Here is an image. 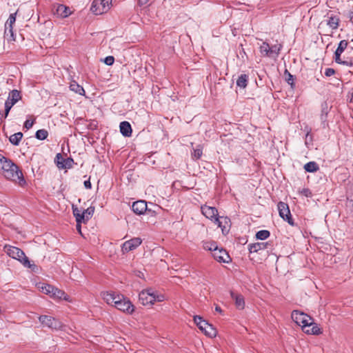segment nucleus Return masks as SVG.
I'll return each instance as SVG.
<instances>
[{
	"mask_svg": "<svg viewBox=\"0 0 353 353\" xmlns=\"http://www.w3.org/2000/svg\"><path fill=\"white\" fill-rule=\"evenodd\" d=\"M16 14H17V12L12 13L10 14L8 20L6 21V22L5 23L6 28H13V25L14 24V23L16 21Z\"/></svg>",
	"mask_w": 353,
	"mask_h": 353,
	"instance_id": "obj_33",
	"label": "nucleus"
},
{
	"mask_svg": "<svg viewBox=\"0 0 353 353\" xmlns=\"http://www.w3.org/2000/svg\"><path fill=\"white\" fill-rule=\"evenodd\" d=\"M132 211L137 214H143L147 210V203L145 201H137L133 203Z\"/></svg>",
	"mask_w": 353,
	"mask_h": 353,
	"instance_id": "obj_14",
	"label": "nucleus"
},
{
	"mask_svg": "<svg viewBox=\"0 0 353 353\" xmlns=\"http://www.w3.org/2000/svg\"><path fill=\"white\" fill-rule=\"evenodd\" d=\"M203 248L205 250H210L214 252L219 247L215 242H205L203 243Z\"/></svg>",
	"mask_w": 353,
	"mask_h": 353,
	"instance_id": "obj_37",
	"label": "nucleus"
},
{
	"mask_svg": "<svg viewBox=\"0 0 353 353\" xmlns=\"http://www.w3.org/2000/svg\"><path fill=\"white\" fill-rule=\"evenodd\" d=\"M277 208L279 213V216L285 221H287L290 225L294 226L295 223L292 217L289 206L287 203L280 201L277 204Z\"/></svg>",
	"mask_w": 353,
	"mask_h": 353,
	"instance_id": "obj_8",
	"label": "nucleus"
},
{
	"mask_svg": "<svg viewBox=\"0 0 353 353\" xmlns=\"http://www.w3.org/2000/svg\"><path fill=\"white\" fill-rule=\"evenodd\" d=\"M48 136V132L45 129H41L36 132L35 137L39 140H45Z\"/></svg>",
	"mask_w": 353,
	"mask_h": 353,
	"instance_id": "obj_35",
	"label": "nucleus"
},
{
	"mask_svg": "<svg viewBox=\"0 0 353 353\" xmlns=\"http://www.w3.org/2000/svg\"><path fill=\"white\" fill-rule=\"evenodd\" d=\"M341 65H346V66H352L353 63L352 61H343L341 63Z\"/></svg>",
	"mask_w": 353,
	"mask_h": 353,
	"instance_id": "obj_50",
	"label": "nucleus"
},
{
	"mask_svg": "<svg viewBox=\"0 0 353 353\" xmlns=\"http://www.w3.org/2000/svg\"><path fill=\"white\" fill-rule=\"evenodd\" d=\"M309 192V190H308L307 189H306V190H304L305 194L306 196H307V192Z\"/></svg>",
	"mask_w": 353,
	"mask_h": 353,
	"instance_id": "obj_56",
	"label": "nucleus"
},
{
	"mask_svg": "<svg viewBox=\"0 0 353 353\" xmlns=\"http://www.w3.org/2000/svg\"><path fill=\"white\" fill-rule=\"evenodd\" d=\"M248 82V76L241 74L236 80V85L241 88H245Z\"/></svg>",
	"mask_w": 353,
	"mask_h": 353,
	"instance_id": "obj_26",
	"label": "nucleus"
},
{
	"mask_svg": "<svg viewBox=\"0 0 353 353\" xmlns=\"http://www.w3.org/2000/svg\"><path fill=\"white\" fill-rule=\"evenodd\" d=\"M215 310H216V312H222L221 308L219 306H218V305H217V306H216V307H215Z\"/></svg>",
	"mask_w": 353,
	"mask_h": 353,
	"instance_id": "obj_53",
	"label": "nucleus"
},
{
	"mask_svg": "<svg viewBox=\"0 0 353 353\" xmlns=\"http://www.w3.org/2000/svg\"><path fill=\"white\" fill-rule=\"evenodd\" d=\"M21 92L17 90H12L9 92L8 97L6 102H9L12 105H15L21 99Z\"/></svg>",
	"mask_w": 353,
	"mask_h": 353,
	"instance_id": "obj_16",
	"label": "nucleus"
},
{
	"mask_svg": "<svg viewBox=\"0 0 353 353\" xmlns=\"http://www.w3.org/2000/svg\"><path fill=\"white\" fill-rule=\"evenodd\" d=\"M231 296L235 301V305L239 309H243L245 306V301L243 296L235 294L233 292H230Z\"/></svg>",
	"mask_w": 353,
	"mask_h": 353,
	"instance_id": "obj_21",
	"label": "nucleus"
},
{
	"mask_svg": "<svg viewBox=\"0 0 353 353\" xmlns=\"http://www.w3.org/2000/svg\"><path fill=\"white\" fill-rule=\"evenodd\" d=\"M327 17H328V19L327 21V25L331 28L332 30H336L339 27V18L336 16H334L332 14H331L330 16H329V14H327Z\"/></svg>",
	"mask_w": 353,
	"mask_h": 353,
	"instance_id": "obj_20",
	"label": "nucleus"
},
{
	"mask_svg": "<svg viewBox=\"0 0 353 353\" xmlns=\"http://www.w3.org/2000/svg\"><path fill=\"white\" fill-rule=\"evenodd\" d=\"M102 297L108 304L114 306L117 300L122 298V294L114 292H105L102 293Z\"/></svg>",
	"mask_w": 353,
	"mask_h": 353,
	"instance_id": "obj_11",
	"label": "nucleus"
},
{
	"mask_svg": "<svg viewBox=\"0 0 353 353\" xmlns=\"http://www.w3.org/2000/svg\"><path fill=\"white\" fill-rule=\"evenodd\" d=\"M51 296L59 299H63L65 301L68 300V296L63 290L56 288H54V292H52Z\"/></svg>",
	"mask_w": 353,
	"mask_h": 353,
	"instance_id": "obj_27",
	"label": "nucleus"
},
{
	"mask_svg": "<svg viewBox=\"0 0 353 353\" xmlns=\"http://www.w3.org/2000/svg\"><path fill=\"white\" fill-rule=\"evenodd\" d=\"M54 163L59 169H70L74 164L73 159L69 157L64 159L61 153L57 154Z\"/></svg>",
	"mask_w": 353,
	"mask_h": 353,
	"instance_id": "obj_9",
	"label": "nucleus"
},
{
	"mask_svg": "<svg viewBox=\"0 0 353 353\" xmlns=\"http://www.w3.org/2000/svg\"><path fill=\"white\" fill-rule=\"evenodd\" d=\"M202 214L211 221H214L218 216V210L214 207H210L207 205H202L201 208Z\"/></svg>",
	"mask_w": 353,
	"mask_h": 353,
	"instance_id": "obj_12",
	"label": "nucleus"
},
{
	"mask_svg": "<svg viewBox=\"0 0 353 353\" xmlns=\"http://www.w3.org/2000/svg\"><path fill=\"white\" fill-rule=\"evenodd\" d=\"M112 0H94L90 10L97 15L108 12L112 6Z\"/></svg>",
	"mask_w": 353,
	"mask_h": 353,
	"instance_id": "obj_4",
	"label": "nucleus"
},
{
	"mask_svg": "<svg viewBox=\"0 0 353 353\" xmlns=\"http://www.w3.org/2000/svg\"><path fill=\"white\" fill-rule=\"evenodd\" d=\"M114 58L112 56H108L105 58L104 62L108 65H112L114 63Z\"/></svg>",
	"mask_w": 353,
	"mask_h": 353,
	"instance_id": "obj_45",
	"label": "nucleus"
},
{
	"mask_svg": "<svg viewBox=\"0 0 353 353\" xmlns=\"http://www.w3.org/2000/svg\"><path fill=\"white\" fill-rule=\"evenodd\" d=\"M204 334L209 337H214L216 335V330L213 327L212 324H208L207 328L203 332Z\"/></svg>",
	"mask_w": 353,
	"mask_h": 353,
	"instance_id": "obj_31",
	"label": "nucleus"
},
{
	"mask_svg": "<svg viewBox=\"0 0 353 353\" xmlns=\"http://www.w3.org/2000/svg\"><path fill=\"white\" fill-rule=\"evenodd\" d=\"M270 244L266 243H255L249 245V251L250 252H257L259 250H263L268 248Z\"/></svg>",
	"mask_w": 353,
	"mask_h": 353,
	"instance_id": "obj_18",
	"label": "nucleus"
},
{
	"mask_svg": "<svg viewBox=\"0 0 353 353\" xmlns=\"http://www.w3.org/2000/svg\"><path fill=\"white\" fill-rule=\"evenodd\" d=\"M150 0H138L139 4L140 6L145 5Z\"/></svg>",
	"mask_w": 353,
	"mask_h": 353,
	"instance_id": "obj_51",
	"label": "nucleus"
},
{
	"mask_svg": "<svg viewBox=\"0 0 353 353\" xmlns=\"http://www.w3.org/2000/svg\"><path fill=\"white\" fill-rule=\"evenodd\" d=\"M3 250L9 256L19 261L25 267L32 268V270H34L37 268L36 265L30 263L28 258L21 249L6 245L3 248Z\"/></svg>",
	"mask_w": 353,
	"mask_h": 353,
	"instance_id": "obj_2",
	"label": "nucleus"
},
{
	"mask_svg": "<svg viewBox=\"0 0 353 353\" xmlns=\"http://www.w3.org/2000/svg\"><path fill=\"white\" fill-rule=\"evenodd\" d=\"M84 186L86 189H90L92 188V185L90 181V179L84 181Z\"/></svg>",
	"mask_w": 353,
	"mask_h": 353,
	"instance_id": "obj_49",
	"label": "nucleus"
},
{
	"mask_svg": "<svg viewBox=\"0 0 353 353\" xmlns=\"http://www.w3.org/2000/svg\"><path fill=\"white\" fill-rule=\"evenodd\" d=\"M281 48V45L270 46V57H277Z\"/></svg>",
	"mask_w": 353,
	"mask_h": 353,
	"instance_id": "obj_39",
	"label": "nucleus"
},
{
	"mask_svg": "<svg viewBox=\"0 0 353 353\" xmlns=\"http://www.w3.org/2000/svg\"><path fill=\"white\" fill-rule=\"evenodd\" d=\"M203 154L202 148L199 145L196 148L193 150L192 153V158L197 160L199 159Z\"/></svg>",
	"mask_w": 353,
	"mask_h": 353,
	"instance_id": "obj_41",
	"label": "nucleus"
},
{
	"mask_svg": "<svg viewBox=\"0 0 353 353\" xmlns=\"http://www.w3.org/2000/svg\"><path fill=\"white\" fill-rule=\"evenodd\" d=\"M54 290V287L49 284H45L41 287V291L46 294H50V296H52Z\"/></svg>",
	"mask_w": 353,
	"mask_h": 353,
	"instance_id": "obj_40",
	"label": "nucleus"
},
{
	"mask_svg": "<svg viewBox=\"0 0 353 353\" xmlns=\"http://www.w3.org/2000/svg\"><path fill=\"white\" fill-rule=\"evenodd\" d=\"M12 105L10 104L9 102H5V113L4 117H8L10 110L12 108Z\"/></svg>",
	"mask_w": 353,
	"mask_h": 353,
	"instance_id": "obj_44",
	"label": "nucleus"
},
{
	"mask_svg": "<svg viewBox=\"0 0 353 353\" xmlns=\"http://www.w3.org/2000/svg\"><path fill=\"white\" fill-rule=\"evenodd\" d=\"M142 240L140 238H133L129 241H125L122 245V251L128 252L136 249L141 245Z\"/></svg>",
	"mask_w": 353,
	"mask_h": 353,
	"instance_id": "obj_13",
	"label": "nucleus"
},
{
	"mask_svg": "<svg viewBox=\"0 0 353 353\" xmlns=\"http://www.w3.org/2000/svg\"><path fill=\"white\" fill-rule=\"evenodd\" d=\"M70 88L71 90L79 94H83V93L85 92L83 88L79 85V84L76 83L75 82L70 84Z\"/></svg>",
	"mask_w": 353,
	"mask_h": 353,
	"instance_id": "obj_34",
	"label": "nucleus"
},
{
	"mask_svg": "<svg viewBox=\"0 0 353 353\" xmlns=\"http://www.w3.org/2000/svg\"><path fill=\"white\" fill-rule=\"evenodd\" d=\"M292 319L297 325L302 326L303 330L310 327L312 324V317L298 310L292 312Z\"/></svg>",
	"mask_w": 353,
	"mask_h": 353,
	"instance_id": "obj_5",
	"label": "nucleus"
},
{
	"mask_svg": "<svg viewBox=\"0 0 353 353\" xmlns=\"http://www.w3.org/2000/svg\"><path fill=\"white\" fill-rule=\"evenodd\" d=\"M33 123H34V121H30V120L28 119L24 123V128H26V129L28 130L32 127Z\"/></svg>",
	"mask_w": 353,
	"mask_h": 353,
	"instance_id": "obj_48",
	"label": "nucleus"
},
{
	"mask_svg": "<svg viewBox=\"0 0 353 353\" xmlns=\"http://www.w3.org/2000/svg\"><path fill=\"white\" fill-rule=\"evenodd\" d=\"M0 173L7 179L18 182L20 185L26 183L19 168L10 159L0 154Z\"/></svg>",
	"mask_w": 353,
	"mask_h": 353,
	"instance_id": "obj_1",
	"label": "nucleus"
},
{
	"mask_svg": "<svg viewBox=\"0 0 353 353\" xmlns=\"http://www.w3.org/2000/svg\"><path fill=\"white\" fill-rule=\"evenodd\" d=\"M351 16H350V21H352V23H353V12L351 13Z\"/></svg>",
	"mask_w": 353,
	"mask_h": 353,
	"instance_id": "obj_55",
	"label": "nucleus"
},
{
	"mask_svg": "<svg viewBox=\"0 0 353 353\" xmlns=\"http://www.w3.org/2000/svg\"><path fill=\"white\" fill-rule=\"evenodd\" d=\"M341 54L340 52L335 51L334 60H335V62L339 64H341V62L343 61V60L341 59Z\"/></svg>",
	"mask_w": 353,
	"mask_h": 353,
	"instance_id": "obj_47",
	"label": "nucleus"
},
{
	"mask_svg": "<svg viewBox=\"0 0 353 353\" xmlns=\"http://www.w3.org/2000/svg\"><path fill=\"white\" fill-rule=\"evenodd\" d=\"M321 110L320 119L321 120V122L323 124H325L327 121V117L328 112L330 111V108L328 107V104L326 101H324L321 103Z\"/></svg>",
	"mask_w": 353,
	"mask_h": 353,
	"instance_id": "obj_19",
	"label": "nucleus"
},
{
	"mask_svg": "<svg viewBox=\"0 0 353 353\" xmlns=\"http://www.w3.org/2000/svg\"><path fill=\"white\" fill-rule=\"evenodd\" d=\"M4 39H6L8 42L15 41V37L14 35L13 28H6L4 30Z\"/></svg>",
	"mask_w": 353,
	"mask_h": 353,
	"instance_id": "obj_29",
	"label": "nucleus"
},
{
	"mask_svg": "<svg viewBox=\"0 0 353 353\" xmlns=\"http://www.w3.org/2000/svg\"><path fill=\"white\" fill-rule=\"evenodd\" d=\"M260 52L262 54L270 57V46L267 42H263L260 46Z\"/></svg>",
	"mask_w": 353,
	"mask_h": 353,
	"instance_id": "obj_32",
	"label": "nucleus"
},
{
	"mask_svg": "<svg viewBox=\"0 0 353 353\" xmlns=\"http://www.w3.org/2000/svg\"><path fill=\"white\" fill-rule=\"evenodd\" d=\"M94 212V207H89L82 212V214L85 216V222L88 221L92 216Z\"/></svg>",
	"mask_w": 353,
	"mask_h": 353,
	"instance_id": "obj_38",
	"label": "nucleus"
},
{
	"mask_svg": "<svg viewBox=\"0 0 353 353\" xmlns=\"http://www.w3.org/2000/svg\"><path fill=\"white\" fill-rule=\"evenodd\" d=\"M40 323L46 327L52 330H59L62 327V323L53 316L48 315H41L39 317Z\"/></svg>",
	"mask_w": 353,
	"mask_h": 353,
	"instance_id": "obj_6",
	"label": "nucleus"
},
{
	"mask_svg": "<svg viewBox=\"0 0 353 353\" xmlns=\"http://www.w3.org/2000/svg\"><path fill=\"white\" fill-rule=\"evenodd\" d=\"M284 74H285V80L286 81L288 82V84H290L291 85L292 88H293L294 85V77L293 75H292L288 71V70H285V72H284Z\"/></svg>",
	"mask_w": 353,
	"mask_h": 353,
	"instance_id": "obj_43",
	"label": "nucleus"
},
{
	"mask_svg": "<svg viewBox=\"0 0 353 353\" xmlns=\"http://www.w3.org/2000/svg\"><path fill=\"white\" fill-rule=\"evenodd\" d=\"M336 71L333 68H326L325 70V75L327 77H331L335 74Z\"/></svg>",
	"mask_w": 353,
	"mask_h": 353,
	"instance_id": "obj_46",
	"label": "nucleus"
},
{
	"mask_svg": "<svg viewBox=\"0 0 353 353\" xmlns=\"http://www.w3.org/2000/svg\"><path fill=\"white\" fill-rule=\"evenodd\" d=\"M72 211L77 223H81L82 222L85 223V216L83 214H82L83 211L79 210L77 207H74V205H72Z\"/></svg>",
	"mask_w": 353,
	"mask_h": 353,
	"instance_id": "obj_23",
	"label": "nucleus"
},
{
	"mask_svg": "<svg viewBox=\"0 0 353 353\" xmlns=\"http://www.w3.org/2000/svg\"><path fill=\"white\" fill-rule=\"evenodd\" d=\"M23 138L21 132H17L11 135L9 138L10 142L14 145H18Z\"/></svg>",
	"mask_w": 353,
	"mask_h": 353,
	"instance_id": "obj_28",
	"label": "nucleus"
},
{
	"mask_svg": "<svg viewBox=\"0 0 353 353\" xmlns=\"http://www.w3.org/2000/svg\"><path fill=\"white\" fill-rule=\"evenodd\" d=\"M165 297L162 294H157L152 289L142 290L139 294V300L143 305H152L155 302L163 301Z\"/></svg>",
	"mask_w": 353,
	"mask_h": 353,
	"instance_id": "obj_3",
	"label": "nucleus"
},
{
	"mask_svg": "<svg viewBox=\"0 0 353 353\" xmlns=\"http://www.w3.org/2000/svg\"><path fill=\"white\" fill-rule=\"evenodd\" d=\"M305 333L310 334H316L318 335L321 333V328L313 322V319H312V324L310 327H307L305 330H303Z\"/></svg>",
	"mask_w": 353,
	"mask_h": 353,
	"instance_id": "obj_22",
	"label": "nucleus"
},
{
	"mask_svg": "<svg viewBox=\"0 0 353 353\" xmlns=\"http://www.w3.org/2000/svg\"><path fill=\"white\" fill-rule=\"evenodd\" d=\"M270 233L268 230H263L256 232V237L257 239L265 240L268 239L270 236Z\"/></svg>",
	"mask_w": 353,
	"mask_h": 353,
	"instance_id": "obj_36",
	"label": "nucleus"
},
{
	"mask_svg": "<svg viewBox=\"0 0 353 353\" xmlns=\"http://www.w3.org/2000/svg\"><path fill=\"white\" fill-rule=\"evenodd\" d=\"M212 254L213 258L220 263H228L231 261L228 253L223 248H217L214 252H212Z\"/></svg>",
	"mask_w": 353,
	"mask_h": 353,
	"instance_id": "obj_10",
	"label": "nucleus"
},
{
	"mask_svg": "<svg viewBox=\"0 0 353 353\" xmlns=\"http://www.w3.org/2000/svg\"><path fill=\"white\" fill-rule=\"evenodd\" d=\"M304 169L305 170L306 172H316L319 169V167L316 162L310 161V162L307 163L304 165Z\"/></svg>",
	"mask_w": 353,
	"mask_h": 353,
	"instance_id": "obj_30",
	"label": "nucleus"
},
{
	"mask_svg": "<svg viewBox=\"0 0 353 353\" xmlns=\"http://www.w3.org/2000/svg\"><path fill=\"white\" fill-rule=\"evenodd\" d=\"M214 223L217 224L218 227L221 228L223 233L225 231H228V228L230 226V219L225 216H217L214 221Z\"/></svg>",
	"mask_w": 353,
	"mask_h": 353,
	"instance_id": "obj_15",
	"label": "nucleus"
},
{
	"mask_svg": "<svg viewBox=\"0 0 353 353\" xmlns=\"http://www.w3.org/2000/svg\"><path fill=\"white\" fill-rule=\"evenodd\" d=\"M121 133L126 137H129L132 135V128L131 125L128 121H122L119 125Z\"/></svg>",
	"mask_w": 353,
	"mask_h": 353,
	"instance_id": "obj_17",
	"label": "nucleus"
},
{
	"mask_svg": "<svg viewBox=\"0 0 353 353\" xmlns=\"http://www.w3.org/2000/svg\"><path fill=\"white\" fill-rule=\"evenodd\" d=\"M57 14L63 18L68 17L71 13L70 8L62 4L59 5L57 9Z\"/></svg>",
	"mask_w": 353,
	"mask_h": 353,
	"instance_id": "obj_25",
	"label": "nucleus"
},
{
	"mask_svg": "<svg viewBox=\"0 0 353 353\" xmlns=\"http://www.w3.org/2000/svg\"><path fill=\"white\" fill-rule=\"evenodd\" d=\"M348 45V42L346 40H342L339 42L338 48L336 50V52H339L342 54L344 50L347 48Z\"/></svg>",
	"mask_w": 353,
	"mask_h": 353,
	"instance_id": "obj_42",
	"label": "nucleus"
},
{
	"mask_svg": "<svg viewBox=\"0 0 353 353\" xmlns=\"http://www.w3.org/2000/svg\"><path fill=\"white\" fill-rule=\"evenodd\" d=\"M77 230H78L79 232V233H81V225H80V223H77Z\"/></svg>",
	"mask_w": 353,
	"mask_h": 353,
	"instance_id": "obj_54",
	"label": "nucleus"
},
{
	"mask_svg": "<svg viewBox=\"0 0 353 353\" xmlns=\"http://www.w3.org/2000/svg\"><path fill=\"white\" fill-rule=\"evenodd\" d=\"M114 307L119 310L128 314H131L134 311V306L132 302L122 294V298L119 299Z\"/></svg>",
	"mask_w": 353,
	"mask_h": 353,
	"instance_id": "obj_7",
	"label": "nucleus"
},
{
	"mask_svg": "<svg viewBox=\"0 0 353 353\" xmlns=\"http://www.w3.org/2000/svg\"><path fill=\"white\" fill-rule=\"evenodd\" d=\"M7 117H4V114H1L0 112V123L5 119Z\"/></svg>",
	"mask_w": 353,
	"mask_h": 353,
	"instance_id": "obj_52",
	"label": "nucleus"
},
{
	"mask_svg": "<svg viewBox=\"0 0 353 353\" xmlns=\"http://www.w3.org/2000/svg\"><path fill=\"white\" fill-rule=\"evenodd\" d=\"M194 321L202 332H203L205 329L207 328V325H208L209 324L206 321L203 320V318L200 316H194Z\"/></svg>",
	"mask_w": 353,
	"mask_h": 353,
	"instance_id": "obj_24",
	"label": "nucleus"
}]
</instances>
